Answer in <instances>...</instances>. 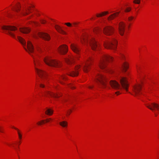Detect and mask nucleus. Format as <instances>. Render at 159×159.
Instances as JSON below:
<instances>
[{
  "instance_id": "nucleus-5",
  "label": "nucleus",
  "mask_w": 159,
  "mask_h": 159,
  "mask_svg": "<svg viewBox=\"0 0 159 159\" xmlns=\"http://www.w3.org/2000/svg\"><path fill=\"white\" fill-rule=\"evenodd\" d=\"M96 79L99 84H98L99 86H101L102 88L106 87V79L104 75L102 74H98L96 76Z\"/></svg>"
},
{
  "instance_id": "nucleus-21",
  "label": "nucleus",
  "mask_w": 159,
  "mask_h": 159,
  "mask_svg": "<svg viewBox=\"0 0 159 159\" xmlns=\"http://www.w3.org/2000/svg\"><path fill=\"white\" fill-rule=\"evenodd\" d=\"M65 61L68 64L72 63L73 62V58L70 56H68V57L65 58Z\"/></svg>"
},
{
  "instance_id": "nucleus-41",
  "label": "nucleus",
  "mask_w": 159,
  "mask_h": 159,
  "mask_svg": "<svg viewBox=\"0 0 159 159\" xmlns=\"http://www.w3.org/2000/svg\"><path fill=\"white\" fill-rule=\"evenodd\" d=\"M52 119L51 118H49L47 119H46L45 120L47 122H49Z\"/></svg>"
},
{
  "instance_id": "nucleus-14",
  "label": "nucleus",
  "mask_w": 159,
  "mask_h": 159,
  "mask_svg": "<svg viewBox=\"0 0 159 159\" xmlns=\"http://www.w3.org/2000/svg\"><path fill=\"white\" fill-rule=\"evenodd\" d=\"M59 52L61 54H66L68 51V47L66 45H62L59 47L58 49Z\"/></svg>"
},
{
  "instance_id": "nucleus-44",
  "label": "nucleus",
  "mask_w": 159,
  "mask_h": 159,
  "mask_svg": "<svg viewBox=\"0 0 159 159\" xmlns=\"http://www.w3.org/2000/svg\"><path fill=\"white\" fill-rule=\"evenodd\" d=\"M89 89H92L93 88V86H89L88 87Z\"/></svg>"
},
{
  "instance_id": "nucleus-1",
  "label": "nucleus",
  "mask_w": 159,
  "mask_h": 159,
  "mask_svg": "<svg viewBox=\"0 0 159 159\" xmlns=\"http://www.w3.org/2000/svg\"><path fill=\"white\" fill-rule=\"evenodd\" d=\"M18 41L23 46L25 49L33 57L34 60V64L36 72L40 77V86L41 88H44L45 86L44 83H46L48 80V74L45 71L37 67L40 66V61L36 57H35L32 54L34 53V48L31 42L30 41H27V47H26V42L25 40L22 37L17 36Z\"/></svg>"
},
{
  "instance_id": "nucleus-42",
  "label": "nucleus",
  "mask_w": 159,
  "mask_h": 159,
  "mask_svg": "<svg viewBox=\"0 0 159 159\" xmlns=\"http://www.w3.org/2000/svg\"><path fill=\"white\" fill-rule=\"evenodd\" d=\"M115 93L117 95H118L120 94V92L119 91H117Z\"/></svg>"
},
{
  "instance_id": "nucleus-4",
  "label": "nucleus",
  "mask_w": 159,
  "mask_h": 159,
  "mask_svg": "<svg viewBox=\"0 0 159 159\" xmlns=\"http://www.w3.org/2000/svg\"><path fill=\"white\" fill-rule=\"evenodd\" d=\"M105 48L115 50L117 46V41L114 39L109 41H107L104 43Z\"/></svg>"
},
{
  "instance_id": "nucleus-19",
  "label": "nucleus",
  "mask_w": 159,
  "mask_h": 159,
  "mask_svg": "<svg viewBox=\"0 0 159 159\" xmlns=\"http://www.w3.org/2000/svg\"><path fill=\"white\" fill-rule=\"evenodd\" d=\"M80 67V66H77L75 67V71H73L71 72H70L69 75L72 76H75L78 75V73L77 70Z\"/></svg>"
},
{
  "instance_id": "nucleus-23",
  "label": "nucleus",
  "mask_w": 159,
  "mask_h": 159,
  "mask_svg": "<svg viewBox=\"0 0 159 159\" xmlns=\"http://www.w3.org/2000/svg\"><path fill=\"white\" fill-rule=\"evenodd\" d=\"M20 31L24 34H27L30 32V29L26 27L20 28Z\"/></svg>"
},
{
  "instance_id": "nucleus-27",
  "label": "nucleus",
  "mask_w": 159,
  "mask_h": 159,
  "mask_svg": "<svg viewBox=\"0 0 159 159\" xmlns=\"http://www.w3.org/2000/svg\"><path fill=\"white\" fill-rule=\"evenodd\" d=\"M108 13H109V12L107 11L102 12L100 14H97L96 15V16L98 17H102L103 16L105 15L106 14H108Z\"/></svg>"
},
{
  "instance_id": "nucleus-10",
  "label": "nucleus",
  "mask_w": 159,
  "mask_h": 159,
  "mask_svg": "<svg viewBox=\"0 0 159 159\" xmlns=\"http://www.w3.org/2000/svg\"><path fill=\"white\" fill-rule=\"evenodd\" d=\"M92 58L89 57L85 62L83 64V70L85 72H87L89 69V66L91 62L92 61Z\"/></svg>"
},
{
  "instance_id": "nucleus-33",
  "label": "nucleus",
  "mask_w": 159,
  "mask_h": 159,
  "mask_svg": "<svg viewBox=\"0 0 159 159\" xmlns=\"http://www.w3.org/2000/svg\"><path fill=\"white\" fill-rule=\"evenodd\" d=\"M44 120H42L40 121H39V122H38L37 123V124L38 125H41L43 123H44Z\"/></svg>"
},
{
  "instance_id": "nucleus-47",
  "label": "nucleus",
  "mask_w": 159,
  "mask_h": 159,
  "mask_svg": "<svg viewBox=\"0 0 159 159\" xmlns=\"http://www.w3.org/2000/svg\"><path fill=\"white\" fill-rule=\"evenodd\" d=\"M0 131L1 132H2V130L0 129Z\"/></svg>"
},
{
  "instance_id": "nucleus-3",
  "label": "nucleus",
  "mask_w": 159,
  "mask_h": 159,
  "mask_svg": "<svg viewBox=\"0 0 159 159\" xmlns=\"http://www.w3.org/2000/svg\"><path fill=\"white\" fill-rule=\"evenodd\" d=\"M43 61L46 64L49 66L54 67H59V63L57 61L51 59L49 57H45Z\"/></svg>"
},
{
  "instance_id": "nucleus-18",
  "label": "nucleus",
  "mask_w": 159,
  "mask_h": 159,
  "mask_svg": "<svg viewBox=\"0 0 159 159\" xmlns=\"http://www.w3.org/2000/svg\"><path fill=\"white\" fill-rule=\"evenodd\" d=\"M30 7H23L22 10L21 11V14L25 16L28 15L30 12Z\"/></svg>"
},
{
  "instance_id": "nucleus-15",
  "label": "nucleus",
  "mask_w": 159,
  "mask_h": 159,
  "mask_svg": "<svg viewBox=\"0 0 159 159\" xmlns=\"http://www.w3.org/2000/svg\"><path fill=\"white\" fill-rule=\"evenodd\" d=\"M110 84L111 87L115 90H118L121 89L119 84L116 81H111L110 82Z\"/></svg>"
},
{
  "instance_id": "nucleus-9",
  "label": "nucleus",
  "mask_w": 159,
  "mask_h": 159,
  "mask_svg": "<svg viewBox=\"0 0 159 159\" xmlns=\"http://www.w3.org/2000/svg\"><path fill=\"white\" fill-rule=\"evenodd\" d=\"M114 28L111 26H107L103 29L104 33L107 35H111L114 33Z\"/></svg>"
},
{
  "instance_id": "nucleus-8",
  "label": "nucleus",
  "mask_w": 159,
  "mask_h": 159,
  "mask_svg": "<svg viewBox=\"0 0 159 159\" xmlns=\"http://www.w3.org/2000/svg\"><path fill=\"white\" fill-rule=\"evenodd\" d=\"M142 83H141V84H138L134 86L133 89V93L132 94L133 95L138 96L141 94L142 89Z\"/></svg>"
},
{
  "instance_id": "nucleus-13",
  "label": "nucleus",
  "mask_w": 159,
  "mask_h": 159,
  "mask_svg": "<svg viewBox=\"0 0 159 159\" xmlns=\"http://www.w3.org/2000/svg\"><path fill=\"white\" fill-rule=\"evenodd\" d=\"M125 24L123 22H121L119 23L118 30L119 33L121 36L124 35L125 30Z\"/></svg>"
},
{
  "instance_id": "nucleus-22",
  "label": "nucleus",
  "mask_w": 159,
  "mask_h": 159,
  "mask_svg": "<svg viewBox=\"0 0 159 159\" xmlns=\"http://www.w3.org/2000/svg\"><path fill=\"white\" fill-rule=\"evenodd\" d=\"M48 95H50V96L54 98H57L59 97V96L57 94H56L50 91H47L46 92L45 94V95L46 96H47Z\"/></svg>"
},
{
  "instance_id": "nucleus-17",
  "label": "nucleus",
  "mask_w": 159,
  "mask_h": 159,
  "mask_svg": "<svg viewBox=\"0 0 159 159\" xmlns=\"http://www.w3.org/2000/svg\"><path fill=\"white\" fill-rule=\"evenodd\" d=\"M37 35L39 37L42 38L45 40H48L50 38L49 35L45 33L38 32L37 33Z\"/></svg>"
},
{
  "instance_id": "nucleus-25",
  "label": "nucleus",
  "mask_w": 159,
  "mask_h": 159,
  "mask_svg": "<svg viewBox=\"0 0 159 159\" xmlns=\"http://www.w3.org/2000/svg\"><path fill=\"white\" fill-rule=\"evenodd\" d=\"M128 68V63L125 62L121 65V68L124 72H126Z\"/></svg>"
},
{
  "instance_id": "nucleus-31",
  "label": "nucleus",
  "mask_w": 159,
  "mask_h": 159,
  "mask_svg": "<svg viewBox=\"0 0 159 159\" xmlns=\"http://www.w3.org/2000/svg\"><path fill=\"white\" fill-rule=\"evenodd\" d=\"M59 78V81L62 84V83L61 82V81L60 80L61 79H62L64 80H65L66 79V77L65 75H62L61 76H60Z\"/></svg>"
},
{
  "instance_id": "nucleus-36",
  "label": "nucleus",
  "mask_w": 159,
  "mask_h": 159,
  "mask_svg": "<svg viewBox=\"0 0 159 159\" xmlns=\"http://www.w3.org/2000/svg\"><path fill=\"white\" fill-rule=\"evenodd\" d=\"M130 8H127L125 10V11L126 12H129L130 11Z\"/></svg>"
},
{
  "instance_id": "nucleus-2",
  "label": "nucleus",
  "mask_w": 159,
  "mask_h": 159,
  "mask_svg": "<svg viewBox=\"0 0 159 159\" xmlns=\"http://www.w3.org/2000/svg\"><path fill=\"white\" fill-rule=\"evenodd\" d=\"M113 58L108 55H103L101 58L99 66L101 69H106V70H107L108 71L111 72V70L107 69L106 68V62L111 61L113 60Z\"/></svg>"
},
{
  "instance_id": "nucleus-16",
  "label": "nucleus",
  "mask_w": 159,
  "mask_h": 159,
  "mask_svg": "<svg viewBox=\"0 0 159 159\" xmlns=\"http://www.w3.org/2000/svg\"><path fill=\"white\" fill-rule=\"evenodd\" d=\"M145 105L148 108L152 111L154 110L155 109H157V110H159L158 105L155 103H152L151 104H146Z\"/></svg>"
},
{
  "instance_id": "nucleus-37",
  "label": "nucleus",
  "mask_w": 159,
  "mask_h": 159,
  "mask_svg": "<svg viewBox=\"0 0 159 159\" xmlns=\"http://www.w3.org/2000/svg\"><path fill=\"white\" fill-rule=\"evenodd\" d=\"M69 87L71 89H74L75 88V87L72 84L69 85Z\"/></svg>"
},
{
  "instance_id": "nucleus-7",
  "label": "nucleus",
  "mask_w": 159,
  "mask_h": 159,
  "mask_svg": "<svg viewBox=\"0 0 159 159\" xmlns=\"http://www.w3.org/2000/svg\"><path fill=\"white\" fill-rule=\"evenodd\" d=\"M83 40L85 42L89 43L93 50H95L98 47L96 41L93 38H88L87 37Z\"/></svg>"
},
{
  "instance_id": "nucleus-26",
  "label": "nucleus",
  "mask_w": 159,
  "mask_h": 159,
  "mask_svg": "<svg viewBox=\"0 0 159 159\" xmlns=\"http://www.w3.org/2000/svg\"><path fill=\"white\" fill-rule=\"evenodd\" d=\"M53 110L51 109L47 108L45 112V113L47 115L51 116L53 114Z\"/></svg>"
},
{
  "instance_id": "nucleus-48",
  "label": "nucleus",
  "mask_w": 159,
  "mask_h": 159,
  "mask_svg": "<svg viewBox=\"0 0 159 159\" xmlns=\"http://www.w3.org/2000/svg\"><path fill=\"white\" fill-rule=\"evenodd\" d=\"M34 37H35V38H36V36H35Z\"/></svg>"
},
{
  "instance_id": "nucleus-11",
  "label": "nucleus",
  "mask_w": 159,
  "mask_h": 159,
  "mask_svg": "<svg viewBox=\"0 0 159 159\" xmlns=\"http://www.w3.org/2000/svg\"><path fill=\"white\" fill-rule=\"evenodd\" d=\"M120 83L122 88L125 90L126 91H128L129 84L125 77H122L120 79Z\"/></svg>"
},
{
  "instance_id": "nucleus-29",
  "label": "nucleus",
  "mask_w": 159,
  "mask_h": 159,
  "mask_svg": "<svg viewBox=\"0 0 159 159\" xmlns=\"http://www.w3.org/2000/svg\"><path fill=\"white\" fill-rule=\"evenodd\" d=\"M60 125L63 127H66L67 125V123L66 121H63L59 123Z\"/></svg>"
},
{
  "instance_id": "nucleus-28",
  "label": "nucleus",
  "mask_w": 159,
  "mask_h": 159,
  "mask_svg": "<svg viewBox=\"0 0 159 159\" xmlns=\"http://www.w3.org/2000/svg\"><path fill=\"white\" fill-rule=\"evenodd\" d=\"M12 128L16 130L17 131L18 134V135L19 138L20 139H21L22 137V134L20 132V130L17 128L15 127L14 126H12Z\"/></svg>"
},
{
  "instance_id": "nucleus-32",
  "label": "nucleus",
  "mask_w": 159,
  "mask_h": 159,
  "mask_svg": "<svg viewBox=\"0 0 159 159\" xmlns=\"http://www.w3.org/2000/svg\"><path fill=\"white\" fill-rule=\"evenodd\" d=\"M133 2L134 3L139 4L140 2V0H134Z\"/></svg>"
},
{
  "instance_id": "nucleus-6",
  "label": "nucleus",
  "mask_w": 159,
  "mask_h": 159,
  "mask_svg": "<svg viewBox=\"0 0 159 159\" xmlns=\"http://www.w3.org/2000/svg\"><path fill=\"white\" fill-rule=\"evenodd\" d=\"M2 28L3 30H8V34L14 38L16 39L15 34L10 31H13L17 30V28L16 27L12 26H2Z\"/></svg>"
},
{
  "instance_id": "nucleus-24",
  "label": "nucleus",
  "mask_w": 159,
  "mask_h": 159,
  "mask_svg": "<svg viewBox=\"0 0 159 159\" xmlns=\"http://www.w3.org/2000/svg\"><path fill=\"white\" fill-rule=\"evenodd\" d=\"M55 27L59 33L63 34H66V33L61 29V27L60 26L56 25H55Z\"/></svg>"
},
{
  "instance_id": "nucleus-35",
  "label": "nucleus",
  "mask_w": 159,
  "mask_h": 159,
  "mask_svg": "<svg viewBox=\"0 0 159 159\" xmlns=\"http://www.w3.org/2000/svg\"><path fill=\"white\" fill-rule=\"evenodd\" d=\"M65 25H66L68 27H71L72 26V25L71 23H66L65 24Z\"/></svg>"
},
{
  "instance_id": "nucleus-12",
  "label": "nucleus",
  "mask_w": 159,
  "mask_h": 159,
  "mask_svg": "<svg viewBox=\"0 0 159 159\" xmlns=\"http://www.w3.org/2000/svg\"><path fill=\"white\" fill-rule=\"evenodd\" d=\"M70 46L71 49L74 52L79 54L81 48L79 45L76 44L71 43Z\"/></svg>"
},
{
  "instance_id": "nucleus-20",
  "label": "nucleus",
  "mask_w": 159,
  "mask_h": 159,
  "mask_svg": "<svg viewBox=\"0 0 159 159\" xmlns=\"http://www.w3.org/2000/svg\"><path fill=\"white\" fill-rule=\"evenodd\" d=\"M120 12H117L111 14L107 18V20L109 21H111L114 19L116 17H117L119 14L120 13Z\"/></svg>"
},
{
  "instance_id": "nucleus-43",
  "label": "nucleus",
  "mask_w": 159,
  "mask_h": 159,
  "mask_svg": "<svg viewBox=\"0 0 159 159\" xmlns=\"http://www.w3.org/2000/svg\"><path fill=\"white\" fill-rule=\"evenodd\" d=\"M78 24V23H76V22H74L73 23V24L75 26L76 25H77Z\"/></svg>"
},
{
  "instance_id": "nucleus-30",
  "label": "nucleus",
  "mask_w": 159,
  "mask_h": 159,
  "mask_svg": "<svg viewBox=\"0 0 159 159\" xmlns=\"http://www.w3.org/2000/svg\"><path fill=\"white\" fill-rule=\"evenodd\" d=\"M16 8L15 9V11L17 12H19L20 11L21 6L20 5L16 6Z\"/></svg>"
},
{
  "instance_id": "nucleus-46",
  "label": "nucleus",
  "mask_w": 159,
  "mask_h": 159,
  "mask_svg": "<svg viewBox=\"0 0 159 159\" xmlns=\"http://www.w3.org/2000/svg\"><path fill=\"white\" fill-rule=\"evenodd\" d=\"M15 33H16V34H18V33L17 32H16Z\"/></svg>"
},
{
  "instance_id": "nucleus-45",
  "label": "nucleus",
  "mask_w": 159,
  "mask_h": 159,
  "mask_svg": "<svg viewBox=\"0 0 159 159\" xmlns=\"http://www.w3.org/2000/svg\"><path fill=\"white\" fill-rule=\"evenodd\" d=\"M71 112V110H70V112H69V113H68V115H70V113Z\"/></svg>"
},
{
  "instance_id": "nucleus-39",
  "label": "nucleus",
  "mask_w": 159,
  "mask_h": 159,
  "mask_svg": "<svg viewBox=\"0 0 159 159\" xmlns=\"http://www.w3.org/2000/svg\"><path fill=\"white\" fill-rule=\"evenodd\" d=\"M120 57L121 59H123L125 57V56L123 54H120Z\"/></svg>"
},
{
  "instance_id": "nucleus-38",
  "label": "nucleus",
  "mask_w": 159,
  "mask_h": 159,
  "mask_svg": "<svg viewBox=\"0 0 159 159\" xmlns=\"http://www.w3.org/2000/svg\"><path fill=\"white\" fill-rule=\"evenodd\" d=\"M41 23L43 24H44L46 23V21L44 20H40Z\"/></svg>"
},
{
  "instance_id": "nucleus-40",
  "label": "nucleus",
  "mask_w": 159,
  "mask_h": 159,
  "mask_svg": "<svg viewBox=\"0 0 159 159\" xmlns=\"http://www.w3.org/2000/svg\"><path fill=\"white\" fill-rule=\"evenodd\" d=\"M136 69L138 72L139 73V70L140 69V67L138 66H136Z\"/></svg>"
},
{
  "instance_id": "nucleus-34",
  "label": "nucleus",
  "mask_w": 159,
  "mask_h": 159,
  "mask_svg": "<svg viewBox=\"0 0 159 159\" xmlns=\"http://www.w3.org/2000/svg\"><path fill=\"white\" fill-rule=\"evenodd\" d=\"M134 18V17L133 16H130L128 18V20L129 21H130Z\"/></svg>"
}]
</instances>
